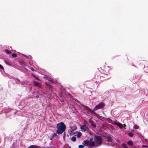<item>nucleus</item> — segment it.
I'll return each mask as SVG.
<instances>
[{
    "mask_svg": "<svg viewBox=\"0 0 148 148\" xmlns=\"http://www.w3.org/2000/svg\"><path fill=\"white\" fill-rule=\"evenodd\" d=\"M94 141H92L90 143L87 141L86 143H89L91 146L92 147H98L102 145L103 138L100 136H95L94 137Z\"/></svg>",
    "mask_w": 148,
    "mask_h": 148,
    "instance_id": "1",
    "label": "nucleus"
},
{
    "mask_svg": "<svg viewBox=\"0 0 148 148\" xmlns=\"http://www.w3.org/2000/svg\"><path fill=\"white\" fill-rule=\"evenodd\" d=\"M56 133L58 134H61L65 130L66 126L64 123L62 122L58 123L56 125Z\"/></svg>",
    "mask_w": 148,
    "mask_h": 148,
    "instance_id": "2",
    "label": "nucleus"
},
{
    "mask_svg": "<svg viewBox=\"0 0 148 148\" xmlns=\"http://www.w3.org/2000/svg\"><path fill=\"white\" fill-rule=\"evenodd\" d=\"M105 104L103 102H101L99 103L94 107V110H98L100 109L103 108L105 106Z\"/></svg>",
    "mask_w": 148,
    "mask_h": 148,
    "instance_id": "3",
    "label": "nucleus"
},
{
    "mask_svg": "<svg viewBox=\"0 0 148 148\" xmlns=\"http://www.w3.org/2000/svg\"><path fill=\"white\" fill-rule=\"evenodd\" d=\"M104 137L107 142H111L112 141V138L111 136L109 135H106L104 136Z\"/></svg>",
    "mask_w": 148,
    "mask_h": 148,
    "instance_id": "4",
    "label": "nucleus"
},
{
    "mask_svg": "<svg viewBox=\"0 0 148 148\" xmlns=\"http://www.w3.org/2000/svg\"><path fill=\"white\" fill-rule=\"evenodd\" d=\"M93 139V138H90L89 140H84L83 142L84 143L86 144V145L87 146H88V147H90V148H91V147H92V146H91L90 144L89 143H88V144H87V143H86V142L87 143V141H88L89 142V143H91V142H92V141H93L92 140Z\"/></svg>",
    "mask_w": 148,
    "mask_h": 148,
    "instance_id": "5",
    "label": "nucleus"
},
{
    "mask_svg": "<svg viewBox=\"0 0 148 148\" xmlns=\"http://www.w3.org/2000/svg\"><path fill=\"white\" fill-rule=\"evenodd\" d=\"M33 84L35 86H37L40 88H41L42 85L39 82L36 81H34L33 82Z\"/></svg>",
    "mask_w": 148,
    "mask_h": 148,
    "instance_id": "6",
    "label": "nucleus"
},
{
    "mask_svg": "<svg viewBox=\"0 0 148 148\" xmlns=\"http://www.w3.org/2000/svg\"><path fill=\"white\" fill-rule=\"evenodd\" d=\"M86 125H83L81 126L80 128L81 131L82 132H86L87 129V127H86Z\"/></svg>",
    "mask_w": 148,
    "mask_h": 148,
    "instance_id": "7",
    "label": "nucleus"
},
{
    "mask_svg": "<svg viewBox=\"0 0 148 148\" xmlns=\"http://www.w3.org/2000/svg\"><path fill=\"white\" fill-rule=\"evenodd\" d=\"M57 133H54L51 134L50 136V140H52L56 136H57Z\"/></svg>",
    "mask_w": 148,
    "mask_h": 148,
    "instance_id": "8",
    "label": "nucleus"
},
{
    "mask_svg": "<svg viewBox=\"0 0 148 148\" xmlns=\"http://www.w3.org/2000/svg\"><path fill=\"white\" fill-rule=\"evenodd\" d=\"M116 125L118 126L120 128L122 129L123 127V125L119 123H117Z\"/></svg>",
    "mask_w": 148,
    "mask_h": 148,
    "instance_id": "9",
    "label": "nucleus"
},
{
    "mask_svg": "<svg viewBox=\"0 0 148 148\" xmlns=\"http://www.w3.org/2000/svg\"><path fill=\"white\" fill-rule=\"evenodd\" d=\"M38 146L35 145H31L28 147L27 148H38Z\"/></svg>",
    "mask_w": 148,
    "mask_h": 148,
    "instance_id": "10",
    "label": "nucleus"
},
{
    "mask_svg": "<svg viewBox=\"0 0 148 148\" xmlns=\"http://www.w3.org/2000/svg\"><path fill=\"white\" fill-rule=\"evenodd\" d=\"M127 144L130 146H132L133 145V143L131 140H129Z\"/></svg>",
    "mask_w": 148,
    "mask_h": 148,
    "instance_id": "11",
    "label": "nucleus"
},
{
    "mask_svg": "<svg viewBox=\"0 0 148 148\" xmlns=\"http://www.w3.org/2000/svg\"><path fill=\"white\" fill-rule=\"evenodd\" d=\"M45 84L46 85V88H47L50 90H51L52 88V87L50 85L48 84Z\"/></svg>",
    "mask_w": 148,
    "mask_h": 148,
    "instance_id": "12",
    "label": "nucleus"
},
{
    "mask_svg": "<svg viewBox=\"0 0 148 148\" xmlns=\"http://www.w3.org/2000/svg\"><path fill=\"white\" fill-rule=\"evenodd\" d=\"M71 140L73 142H75L76 140V138L75 137L73 136L71 138Z\"/></svg>",
    "mask_w": 148,
    "mask_h": 148,
    "instance_id": "13",
    "label": "nucleus"
},
{
    "mask_svg": "<svg viewBox=\"0 0 148 148\" xmlns=\"http://www.w3.org/2000/svg\"><path fill=\"white\" fill-rule=\"evenodd\" d=\"M76 136L77 137L79 138L82 136V133L80 132H77Z\"/></svg>",
    "mask_w": 148,
    "mask_h": 148,
    "instance_id": "14",
    "label": "nucleus"
},
{
    "mask_svg": "<svg viewBox=\"0 0 148 148\" xmlns=\"http://www.w3.org/2000/svg\"><path fill=\"white\" fill-rule=\"evenodd\" d=\"M87 109H89L90 110V112L92 113H93L95 111L97 110H94V108H93V110H92L89 108H87Z\"/></svg>",
    "mask_w": 148,
    "mask_h": 148,
    "instance_id": "15",
    "label": "nucleus"
},
{
    "mask_svg": "<svg viewBox=\"0 0 148 148\" xmlns=\"http://www.w3.org/2000/svg\"><path fill=\"white\" fill-rule=\"evenodd\" d=\"M5 51L6 53L7 54H10L11 53V52L8 49H5Z\"/></svg>",
    "mask_w": 148,
    "mask_h": 148,
    "instance_id": "16",
    "label": "nucleus"
},
{
    "mask_svg": "<svg viewBox=\"0 0 148 148\" xmlns=\"http://www.w3.org/2000/svg\"><path fill=\"white\" fill-rule=\"evenodd\" d=\"M117 123L118 122H115L114 121H113L112 120V121L111 123L112 124H114V125H116V124H117Z\"/></svg>",
    "mask_w": 148,
    "mask_h": 148,
    "instance_id": "17",
    "label": "nucleus"
},
{
    "mask_svg": "<svg viewBox=\"0 0 148 148\" xmlns=\"http://www.w3.org/2000/svg\"><path fill=\"white\" fill-rule=\"evenodd\" d=\"M122 146L124 148H128L127 145L125 143H123L122 145Z\"/></svg>",
    "mask_w": 148,
    "mask_h": 148,
    "instance_id": "18",
    "label": "nucleus"
},
{
    "mask_svg": "<svg viewBox=\"0 0 148 148\" xmlns=\"http://www.w3.org/2000/svg\"><path fill=\"white\" fill-rule=\"evenodd\" d=\"M46 79L48 81H49L50 82H52V81L51 80V79L50 78H49V77H48V76H46Z\"/></svg>",
    "mask_w": 148,
    "mask_h": 148,
    "instance_id": "19",
    "label": "nucleus"
},
{
    "mask_svg": "<svg viewBox=\"0 0 148 148\" xmlns=\"http://www.w3.org/2000/svg\"><path fill=\"white\" fill-rule=\"evenodd\" d=\"M128 135L129 136L131 137H132L133 136V134L131 132L129 133L128 134Z\"/></svg>",
    "mask_w": 148,
    "mask_h": 148,
    "instance_id": "20",
    "label": "nucleus"
},
{
    "mask_svg": "<svg viewBox=\"0 0 148 148\" xmlns=\"http://www.w3.org/2000/svg\"><path fill=\"white\" fill-rule=\"evenodd\" d=\"M84 146L83 145H79L78 146L79 148H84Z\"/></svg>",
    "mask_w": 148,
    "mask_h": 148,
    "instance_id": "21",
    "label": "nucleus"
},
{
    "mask_svg": "<svg viewBox=\"0 0 148 148\" xmlns=\"http://www.w3.org/2000/svg\"><path fill=\"white\" fill-rule=\"evenodd\" d=\"M12 57L14 58H16L17 57V56L16 54L13 53L12 54Z\"/></svg>",
    "mask_w": 148,
    "mask_h": 148,
    "instance_id": "22",
    "label": "nucleus"
},
{
    "mask_svg": "<svg viewBox=\"0 0 148 148\" xmlns=\"http://www.w3.org/2000/svg\"><path fill=\"white\" fill-rule=\"evenodd\" d=\"M91 125L93 127H94V128H95L96 127V125L95 124L93 123H92L91 124Z\"/></svg>",
    "mask_w": 148,
    "mask_h": 148,
    "instance_id": "23",
    "label": "nucleus"
},
{
    "mask_svg": "<svg viewBox=\"0 0 148 148\" xmlns=\"http://www.w3.org/2000/svg\"><path fill=\"white\" fill-rule=\"evenodd\" d=\"M87 124V121H85V120L84 121V124H83L86 125Z\"/></svg>",
    "mask_w": 148,
    "mask_h": 148,
    "instance_id": "24",
    "label": "nucleus"
},
{
    "mask_svg": "<svg viewBox=\"0 0 148 148\" xmlns=\"http://www.w3.org/2000/svg\"><path fill=\"white\" fill-rule=\"evenodd\" d=\"M98 77L97 74H96L95 75V79H98Z\"/></svg>",
    "mask_w": 148,
    "mask_h": 148,
    "instance_id": "25",
    "label": "nucleus"
},
{
    "mask_svg": "<svg viewBox=\"0 0 148 148\" xmlns=\"http://www.w3.org/2000/svg\"><path fill=\"white\" fill-rule=\"evenodd\" d=\"M33 76L37 80H39V79L37 77H36L35 75H33Z\"/></svg>",
    "mask_w": 148,
    "mask_h": 148,
    "instance_id": "26",
    "label": "nucleus"
},
{
    "mask_svg": "<svg viewBox=\"0 0 148 148\" xmlns=\"http://www.w3.org/2000/svg\"><path fill=\"white\" fill-rule=\"evenodd\" d=\"M0 68L2 69H4L3 67V66L0 64Z\"/></svg>",
    "mask_w": 148,
    "mask_h": 148,
    "instance_id": "27",
    "label": "nucleus"
},
{
    "mask_svg": "<svg viewBox=\"0 0 148 148\" xmlns=\"http://www.w3.org/2000/svg\"><path fill=\"white\" fill-rule=\"evenodd\" d=\"M112 120L111 119H109V120H108V122L109 123H111L112 122Z\"/></svg>",
    "mask_w": 148,
    "mask_h": 148,
    "instance_id": "28",
    "label": "nucleus"
},
{
    "mask_svg": "<svg viewBox=\"0 0 148 148\" xmlns=\"http://www.w3.org/2000/svg\"><path fill=\"white\" fill-rule=\"evenodd\" d=\"M143 147H148V146L145 145H143L142 146Z\"/></svg>",
    "mask_w": 148,
    "mask_h": 148,
    "instance_id": "29",
    "label": "nucleus"
},
{
    "mask_svg": "<svg viewBox=\"0 0 148 148\" xmlns=\"http://www.w3.org/2000/svg\"><path fill=\"white\" fill-rule=\"evenodd\" d=\"M93 81H95V82H99V81H95L94 79H93Z\"/></svg>",
    "mask_w": 148,
    "mask_h": 148,
    "instance_id": "30",
    "label": "nucleus"
},
{
    "mask_svg": "<svg viewBox=\"0 0 148 148\" xmlns=\"http://www.w3.org/2000/svg\"><path fill=\"white\" fill-rule=\"evenodd\" d=\"M123 125H124V127H126V125L125 124H123Z\"/></svg>",
    "mask_w": 148,
    "mask_h": 148,
    "instance_id": "31",
    "label": "nucleus"
},
{
    "mask_svg": "<svg viewBox=\"0 0 148 148\" xmlns=\"http://www.w3.org/2000/svg\"><path fill=\"white\" fill-rule=\"evenodd\" d=\"M134 128L135 129H138V127H135Z\"/></svg>",
    "mask_w": 148,
    "mask_h": 148,
    "instance_id": "32",
    "label": "nucleus"
},
{
    "mask_svg": "<svg viewBox=\"0 0 148 148\" xmlns=\"http://www.w3.org/2000/svg\"><path fill=\"white\" fill-rule=\"evenodd\" d=\"M103 77H102V76H101V77H100V78H103Z\"/></svg>",
    "mask_w": 148,
    "mask_h": 148,
    "instance_id": "33",
    "label": "nucleus"
},
{
    "mask_svg": "<svg viewBox=\"0 0 148 148\" xmlns=\"http://www.w3.org/2000/svg\"><path fill=\"white\" fill-rule=\"evenodd\" d=\"M42 148H45V147H43Z\"/></svg>",
    "mask_w": 148,
    "mask_h": 148,
    "instance_id": "34",
    "label": "nucleus"
},
{
    "mask_svg": "<svg viewBox=\"0 0 148 148\" xmlns=\"http://www.w3.org/2000/svg\"><path fill=\"white\" fill-rule=\"evenodd\" d=\"M124 129H126V128H125V127H124Z\"/></svg>",
    "mask_w": 148,
    "mask_h": 148,
    "instance_id": "35",
    "label": "nucleus"
}]
</instances>
